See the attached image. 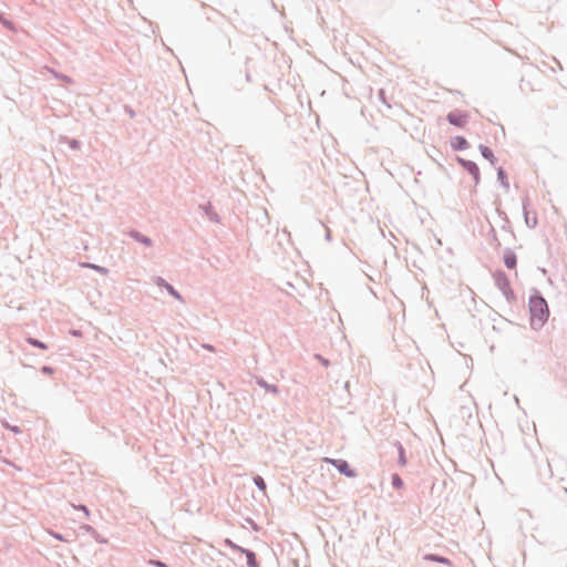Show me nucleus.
I'll return each mask as SVG.
<instances>
[{"instance_id":"23","label":"nucleus","mask_w":567,"mask_h":567,"mask_svg":"<svg viewBox=\"0 0 567 567\" xmlns=\"http://www.w3.org/2000/svg\"><path fill=\"white\" fill-rule=\"evenodd\" d=\"M84 266L89 267L91 269H94L95 271H97V272H100L102 275L109 274V269L107 268L99 266V265H95V264H85Z\"/></svg>"},{"instance_id":"35","label":"nucleus","mask_w":567,"mask_h":567,"mask_svg":"<svg viewBox=\"0 0 567 567\" xmlns=\"http://www.w3.org/2000/svg\"><path fill=\"white\" fill-rule=\"evenodd\" d=\"M9 429L16 433L20 432V429L18 426H9Z\"/></svg>"},{"instance_id":"21","label":"nucleus","mask_w":567,"mask_h":567,"mask_svg":"<svg viewBox=\"0 0 567 567\" xmlns=\"http://www.w3.org/2000/svg\"><path fill=\"white\" fill-rule=\"evenodd\" d=\"M81 529H84L86 533H90L92 536L95 537V539L100 543H104L105 540L104 539H100L99 538V534L95 530V528H93L91 525H82L81 526Z\"/></svg>"},{"instance_id":"5","label":"nucleus","mask_w":567,"mask_h":567,"mask_svg":"<svg viewBox=\"0 0 567 567\" xmlns=\"http://www.w3.org/2000/svg\"><path fill=\"white\" fill-rule=\"evenodd\" d=\"M457 162L470 175H472L475 185H477L481 181V174L477 164L473 161L465 159L462 157H457Z\"/></svg>"},{"instance_id":"32","label":"nucleus","mask_w":567,"mask_h":567,"mask_svg":"<svg viewBox=\"0 0 567 567\" xmlns=\"http://www.w3.org/2000/svg\"><path fill=\"white\" fill-rule=\"evenodd\" d=\"M384 94H385V93H384V91H383V90H380V91H379V97H380V100H382V102H383V103H385L388 107H390V104H388V103L385 102Z\"/></svg>"},{"instance_id":"8","label":"nucleus","mask_w":567,"mask_h":567,"mask_svg":"<svg viewBox=\"0 0 567 567\" xmlns=\"http://www.w3.org/2000/svg\"><path fill=\"white\" fill-rule=\"evenodd\" d=\"M155 282L158 287L166 289V291L172 297H174L175 299L182 300L181 293L171 284H168L165 279H163L162 277H157Z\"/></svg>"},{"instance_id":"12","label":"nucleus","mask_w":567,"mask_h":567,"mask_svg":"<svg viewBox=\"0 0 567 567\" xmlns=\"http://www.w3.org/2000/svg\"><path fill=\"white\" fill-rule=\"evenodd\" d=\"M451 146L455 151H465L470 144L465 137L457 135L451 140Z\"/></svg>"},{"instance_id":"28","label":"nucleus","mask_w":567,"mask_h":567,"mask_svg":"<svg viewBox=\"0 0 567 567\" xmlns=\"http://www.w3.org/2000/svg\"><path fill=\"white\" fill-rule=\"evenodd\" d=\"M41 372L43 374H52L54 372V369L52 367H50V365H43L41 368Z\"/></svg>"},{"instance_id":"18","label":"nucleus","mask_w":567,"mask_h":567,"mask_svg":"<svg viewBox=\"0 0 567 567\" xmlns=\"http://www.w3.org/2000/svg\"><path fill=\"white\" fill-rule=\"evenodd\" d=\"M27 342L29 344H31L32 347H35V348H39V349H42V350H47L49 348L47 343L42 342L41 340H39L37 338L29 337L27 339Z\"/></svg>"},{"instance_id":"25","label":"nucleus","mask_w":567,"mask_h":567,"mask_svg":"<svg viewBox=\"0 0 567 567\" xmlns=\"http://www.w3.org/2000/svg\"><path fill=\"white\" fill-rule=\"evenodd\" d=\"M0 23L6 27L7 29L9 30H13L14 29V25H13V22H11L10 20L6 19V18H1L0 20Z\"/></svg>"},{"instance_id":"3","label":"nucleus","mask_w":567,"mask_h":567,"mask_svg":"<svg viewBox=\"0 0 567 567\" xmlns=\"http://www.w3.org/2000/svg\"><path fill=\"white\" fill-rule=\"evenodd\" d=\"M529 204H530V199L527 195H525L522 199L524 220H525L526 226L528 228L533 229L537 226L538 220H537L536 213L529 210V208H528Z\"/></svg>"},{"instance_id":"11","label":"nucleus","mask_w":567,"mask_h":567,"mask_svg":"<svg viewBox=\"0 0 567 567\" xmlns=\"http://www.w3.org/2000/svg\"><path fill=\"white\" fill-rule=\"evenodd\" d=\"M199 207L203 209L204 214L208 217V219L210 221H214V223L220 221L219 215L215 212V209L210 203L200 205Z\"/></svg>"},{"instance_id":"33","label":"nucleus","mask_w":567,"mask_h":567,"mask_svg":"<svg viewBox=\"0 0 567 567\" xmlns=\"http://www.w3.org/2000/svg\"><path fill=\"white\" fill-rule=\"evenodd\" d=\"M78 508L81 509V512H84L85 516L89 517L90 512L85 505H80Z\"/></svg>"},{"instance_id":"24","label":"nucleus","mask_w":567,"mask_h":567,"mask_svg":"<svg viewBox=\"0 0 567 567\" xmlns=\"http://www.w3.org/2000/svg\"><path fill=\"white\" fill-rule=\"evenodd\" d=\"M63 140L68 143V145L70 146V148H72V150H74V151H75V150H79V148H80V146H81V143H80L78 140L69 138V137H64Z\"/></svg>"},{"instance_id":"13","label":"nucleus","mask_w":567,"mask_h":567,"mask_svg":"<svg viewBox=\"0 0 567 567\" xmlns=\"http://www.w3.org/2000/svg\"><path fill=\"white\" fill-rule=\"evenodd\" d=\"M478 150L481 152V155L485 159H487L491 163V165L494 166L497 163V158L495 157L493 151L488 146L481 144L478 146Z\"/></svg>"},{"instance_id":"1","label":"nucleus","mask_w":567,"mask_h":567,"mask_svg":"<svg viewBox=\"0 0 567 567\" xmlns=\"http://www.w3.org/2000/svg\"><path fill=\"white\" fill-rule=\"evenodd\" d=\"M528 308L530 313V326L537 330L544 327L549 317V308L546 299L538 290L529 296Z\"/></svg>"},{"instance_id":"22","label":"nucleus","mask_w":567,"mask_h":567,"mask_svg":"<svg viewBox=\"0 0 567 567\" xmlns=\"http://www.w3.org/2000/svg\"><path fill=\"white\" fill-rule=\"evenodd\" d=\"M224 544L225 546L229 547L230 549L235 550V551H239L241 553V550L244 549V547L237 545L236 543H234L231 539L229 538H226L224 540Z\"/></svg>"},{"instance_id":"27","label":"nucleus","mask_w":567,"mask_h":567,"mask_svg":"<svg viewBox=\"0 0 567 567\" xmlns=\"http://www.w3.org/2000/svg\"><path fill=\"white\" fill-rule=\"evenodd\" d=\"M54 76L63 82H68L70 83L71 82V79L70 76L65 75V74H61V73H55L54 72Z\"/></svg>"},{"instance_id":"16","label":"nucleus","mask_w":567,"mask_h":567,"mask_svg":"<svg viewBox=\"0 0 567 567\" xmlns=\"http://www.w3.org/2000/svg\"><path fill=\"white\" fill-rule=\"evenodd\" d=\"M394 445H395V447H396V450H398V464H399L400 466H405V465H406V463H408V458H406V456H405V449H404V446H403V445H402V443H401V442H399V441H396V442L394 443Z\"/></svg>"},{"instance_id":"29","label":"nucleus","mask_w":567,"mask_h":567,"mask_svg":"<svg viewBox=\"0 0 567 567\" xmlns=\"http://www.w3.org/2000/svg\"><path fill=\"white\" fill-rule=\"evenodd\" d=\"M50 534H51V536H52L53 538H55V539H58V540H61V542H64V540H65L64 536H63L62 534H60V533L51 532Z\"/></svg>"},{"instance_id":"9","label":"nucleus","mask_w":567,"mask_h":567,"mask_svg":"<svg viewBox=\"0 0 567 567\" xmlns=\"http://www.w3.org/2000/svg\"><path fill=\"white\" fill-rule=\"evenodd\" d=\"M255 382H256L257 385H259L260 388L265 389L267 392H269V393H271L274 395H278L279 394L278 386L276 384L268 383L264 378L256 375L255 377Z\"/></svg>"},{"instance_id":"31","label":"nucleus","mask_w":567,"mask_h":567,"mask_svg":"<svg viewBox=\"0 0 567 567\" xmlns=\"http://www.w3.org/2000/svg\"><path fill=\"white\" fill-rule=\"evenodd\" d=\"M125 112L130 115L131 118L135 116L134 110L130 106H125Z\"/></svg>"},{"instance_id":"17","label":"nucleus","mask_w":567,"mask_h":567,"mask_svg":"<svg viewBox=\"0 0 567 567\" xmlns=\"http://www.w3.org/2000/svg\"><path fill=\"white\" fill-rule=\"evenodd\" d=\"M497 179L501 183V185L505 188V190L509 189V182L507 178V173L503 167L497 168Z\"/></svg>"},{"instance_id":"37","label":"nucleus","mask_w":567,"mask_h":567,"mask_svg":"<svg viewBox=\"0 0 567 567\" xmlns=\"http://www.w3.org/2000/svg\"><path fill=\"white\" fill-rule=\"evenodd\" d=\"M73 334H74V336H79V334H80V332H78V331H73Z\"/></svg>"},{"instance_id":"30","label":"nucleus","mask_w":567,"mask_h":567,"mask_svg":"<svg viewBox=\"0 0 567 567\" xmlns=\"http://www.w3.org/2000/svg\"><path fill=\"white\" fill-rule=\"evenodd\" d=\"M316 358L324 365V367H328L329 365V360L324 359L322 355L320 354H317Z\"/></svg>"},{"instance_id":"19","label":"nucleus","mask_w":567,"mask_h":567,"mask_svg":"<svg viewBox=\"0 0 567 567\" xmlns=\"http://www.w3.org/2000/svg\"><path fill=\"white\" fill-rule=\"evenodd\" d=\"M254 483L260 492H266L267 484L260 475L254 476Z\"/></svg>"},{"instance_id":"36","label":"nucleus","mask_w":567,"mask_h":567,"mask_svg":"<svg viewBox=\"0 0 567 567\" xmlns=\"http://www.w3.org/2000/svg\"><path fill=\"white\" fill-rule=\"evenodd\" d=\"M204 348H206V349H207V350H209V351H213V350H214L213 346H210V344H205V346H204Z\"/></svg>"},{"instance_id":"14","label":"nucleus","mask_w":567,"mask_h":567,"mask_svg":"<svg viewBox=\"0 0 567 567\" xmlns=\"http://www.w3.org/2000/svg\"><path fill=\"white\" fill-rule=\"evenodd\" d=\"M241 554H244L246 556V563H247L248 567H259V563L257 560L255 551H252L248 548H244L241 550Z\"/></svg>"},{"instance_id":"7","label":"nucleus","mask_w":567,"mask_h":567,"mask_svg":"<svg viewBox=\"0 0 567 567\" xmlns=\"http://www.w3.org/2000/svg\"><path fill=\"white\" fill-rule=\"evenodd\" d=\"M503 261L508 269H515L517 266V256L511 248H506L504 250Z\"/></svg>"},{"instance_id":"15","label":"nucleus","mask_w":567,"mask_h":567,"mask_svg":"<svg viewBox=\"0 0 567 567\" xmlns=\"http://www.w3.org/2000/svg\"><path fill=\"white\" fill-rule=\"evenodd\" d=\"M423 559L452 566V561L447 557L440 556L437 554H426L424 555Z\"/></svg>"},{"instance_id":"10","label":"nucleus","mask_w":567,"mask_h":567,"mask_svg":"<svg viewBox=\"0 0 567 567\" xmlns=\"http://www.w3.org/2000/svg\"><path fill=\"white\" fill-rule=\"evenodd\" d=\"M128 236L135 241L143 244L145 246L151 247L153 245V240L148 236H145L142 233H140L138 230L132 229L128 233Z\"/></svg>"},{"instance_id":"20","label":"nucleus","mask_w":567,"mask_h":567,"mask_svg":"<svg viewBox=\"0 0 567 567\" xmlns=\"http://www.w3.org/2000/svg\"><path fill=\"white\" fill-rule=\"evenodd\" d=\"M391 484L394 488L400 489L403 487V480L399 474H392Z\"/></svg>"},{"instance_id":"4","label":"nucleus","mask_w":567,"mask_h":567,"mask_svg":"<svg viewBox=\"0 0 567 567\" xmlns=\"http://www.w3.org/2000/svg\"><path fill=\"white\" fill-rule=\"evenodd\" d=\"M327 461L331 463L336 470L346 477L352 478L357 476V472L350 466L348 461L342 458H329Z\"/></svg>"},{"instance_id":"6","label":"nucleus","mask_w":567,"mask_h":567,"mask_svg":"<svg viewBox=\"0 0 567 567\" xmlns=\"http://www.w3.org/2000/svg\"><path fill=\"white\" fill-rule=\"evenodd\" d=\"M447 122L456 127H463L467 123V114L462 111H452L446 115Z\"/></svg>"},{"instance_id":"34","label":"nucleus","mask_w":567,"mask_h":567,"mask_svg":"<svg viewBox=\"0 0 567 567\" xmlns=\"http://www.w3.org/2000/svg\"><path fill=\"white\" fill-rule=\"evenodd\" d=\"M326 239L329 241L331 239V231L329 228H326Z\"/></svg>"},{"instance_id":"2","label":"nucleus","mask_w":567,"mask_h":567,"mask_svg":"<svg viewBox=\"0 0 567 567\" xmlns=\"http://www.w3.org/2000/svg\"><path fill=\"white\" fill-rule=\"evenodd\" d=\"M495 286L502 291L508 302L516 300V296L511 288L509 279L503 270H496L493 274Z\"/></svg>"},{"instance_id":"26","label":"nucleus","mask_w":567,"mask_h":567,"mask_svg":"<svg viewBox=\"0 0 567 567\" xmlns=\"http://www.w3.org/2000/svg\"><path fill=\"white\" fill-rule=\"evenodd\" d=\"M150 565L156 566V567H168V565L162 560L158 559H151L148 561Z\"/></svg>"}]
</instances>
